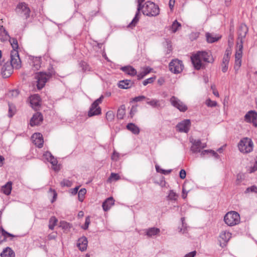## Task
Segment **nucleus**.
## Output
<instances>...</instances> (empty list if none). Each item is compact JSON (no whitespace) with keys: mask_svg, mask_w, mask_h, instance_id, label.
<instances>
[{"mask_svg":"<svg viewBox=\"0 0 257 257\" xmlns=\"http://www.w3.org/2000/svg\"><path fill=\"white\" fill-rule=\"evenodd\" d=\"M210 154L212 156H213L215 158L218 159L219 158V155L215 151L211 150H203L201 152V156L202 157H203L205 155H207Z\"/></svg>","mask_w":257,"mask_h":257,"instance_id":"obj_33","label":"nucleus"},{"mask_svg":"<svg viewBox=\"0 0 257 257\" xmlns=\"http://www.w3.org/2000/svg\"><path fill=\"white\" fill-rule=\"evenodd\" d=\"M170 71L174 74L180 73L184 68V65L181 60L178 59L172 60L169 64Z\"/></svg>","mask_w":257,"mask_h":257,"instance_id":"obj_6","label":"nucleus"},{"mask_svg":"<svg viewBox=\"0 0 257 257\" xmlns=\"http://www.w3.org/2000/svg\"><path fill=\"white\" fill-rule=\"evenodd\" d=\"M137 105L132 106L130 111V115L131 117H133L135 113L137 111Z\"/></svg>","mask_w":257,"mask_h":257,"instance_id":"obj_54","label":"nucleus"},{"mask_svg":"<svg viewBox=\"0 0 257 257\" xmlns=\"http://www.w3.org/2000/svg\"><path fill=\"white\" fill-rule=\"evenodd\" d=\"M126 127L128 130L132 132L135 135H138L140 133V128L135 123H129L126 125Z\"/></svg>","mask_w":257,"mask_h":257,"instance_id":"obj_24","label":"nucleus"},{"mask_svg":"<svg viewBox=\"0 0 257 257\" xmlns=\"http://www.w3.org/2000/svg\"><path fill=\"white\" fill-rule=\"evenodd\" d=\"M19 91L18 89H13L10 90L8 93V96L11 98L17 97L19 95Z\"/></svg>","mask_w":257,"mask_h":257,"instance_id":"obj_42","label":"nucleus"},{"mask_svg":"<svg viewBox=\"0 0 257 257\" xmlns=\"http://www.w3.org/2000/svg\"><path fill=\"white\" fill-rule=\"evenodd\" d=\"M186 173L185 170L181 169L179 173V177L181 179H184L186 178Z\"/></svg>","mask_w":257,"mask_h":257,"instance_id":"obj_56","label":"nucleus"},{"mask_svg":"<svg viewBox=\"0 0 257 257\" xmlns=\"http://www.w3.org/2000/svg\"><path fill=\"white\" fill-rule=\"evenodd\" d=\"M32 66L36 69L38 70L41 67V57H36L33 59Z\"/></svg>","mask_w":257,"mask_h":257,"instance_id":"obj_31","label":"nucleus"},{"mask_svg":"<svg viewBox=\"0 0 257 257\" xmlns=\"http://www.w3.org/2000/svg\"><path fill=\"white\" fill-rule=\"evenodd\" d=\"M170 102L174 107L179 109L180 111L185 112L188 109L187 106L176 96H172L170 99Z\"/></svg>","mask_w":257,"mask_h":257,"instance_id":"obj_8","label":"nucleus"},{"mask_svg":"<svg viewBox=\"0 0 257 257\" xmlns=\"http://www.w3.org/2000/svg\"><path fill=\"white\" fill-rule=\"evenodd\" d=\"M31 104L36 107L40 105V97L38 95H34L32 96L30 101Z\"/></svg>","mask_w":257,"mask_h":257,"instance_id":"obj_32","label":"nucleus"},{"mask_svg":"<svg viewBox=\"0 0 257 257\" xmlns=\"http://www.w3.org/2000/svg\"><path fill=\"white\" fill-rule=\"evenodd\" d=\"M146 103L153 107H158L160 105L159 103V100L156 99H150L149 98V100H146Z\"/></svg>","mask_w":257,"mask_h":257,"instance_id":"obj_35","label":"nucleus"},{"mask_svg":"<svg viewBox=\"0 0 257 257\" xmlns=\"http://www.w3.org/2000/svg\"><path fill=\"white\" fill-rule=\"evenodd\" d=\"M134 84V82L131 80L125 79L119 81L118 86L121 89H128Z\"/></svg>","mask_w":257,"mask_h":257,"instance_id":"obj_20","label":"nucleus"},{"mask_svg":"<svg viewBox=\"0 0 257 257\" xmlns=\"http://www.w3.org/2000/svg\"><path fill=\"white\" fill-rule=\"evenodd\" d=\"M49 162L52 164V165L54 167L53 169L56 171H59V169L57 168V165L58 163V161L56 158H54V157L53 156L49 160Z\"/></svg>","mask_w":257,"mask_h":257,"instance_id":"obj_39","label":"nucleus"},{"mask_svg":"<svg viewBox=\"0 0 257 257\" xmlns=\"http://www.w3.org/2000/svg\"><path fill=\"white\" fill-rule=\"evenodd\" d=\"M87 243L88 241L87 238L85 236H82L78 239L77 245L79 250L83 251L86 249Z\"/></svg>","mask_w":257,"mask_h":257,"instance_id":"obj_18","label":"nucleus"},{"mask_svg":"<svg viewBox=\"0 0 257 257\" xmlns=\"http://www.w3.org/2000/svg\"><path fill=\"white\" fill-rule=\"evenodd\" d=\"M249 192H254L257 194V187L255 185H252L251 187L247 188L244 193H248Z\"/></svg>","mask_w":257,"mask_h":257,"instance_id":"obj_46","label":"nucleus"},{"mask_svg":"<svg viewBox=\"0 0 257 257\" xmlns=\"http://www.w3.org/2000/svg\"><path fill=\"white\" fill-rule=\"evenodd\" d=\"M44 156L46 158V159L48 161H49L50 158L53 156V155L50 152L47 151L45 152V153L44 154Z\"/></svg>","mask_w":257,"mask_h":257,"instance_id":"obj_57","label":"nucleus"},{"mask_svg":"<svg viewBox=\"0 0 257 257\" xmlns=\"http://www.w3.org/2000/svg\"><path fill=\"white\" fill-rule=\"evenodd\" d=\"M257 118V112L254 110L249 111L244 116V120L247 122L253 123Z\"/></svg>","mask_w":257,"mask_h":257,"instance_id":"obj_19","label":"nucleus"},{"mask_svg":"<svg viewBox=\"0 0 257 257\" xmlns=\"http://www.w3.org/2000/svg\"><path fill=\"white\" fill-rule=\"evenodd\" d=\"M60 226L63 229L67 230L70 229L72 227V225L70 223L65 221H61L60 222Z\"/></svg>","mask_w":257,"mask_h":257,"instance_id":"obj_43","label":"nucleus"},{"mask_svg":"<svg viewBox=\"0 0 257 257\" xmlns=\"http://www.w3.org/2000/svg\"><path fill=\"white\" fill-rule=\"evenodd\" d=\"M52 74L50 72L46 73L40 72L35 76L37 80V87L38 89H41L45 85L47 81L52 77Z\"/></svg>","mask_w":257,"mask_h":257,"instance_id":"obj_5","label":"nucleus"},{"mask_svg":"<svg viewBox=\"0 0 257 257\" xmlns=\"http://www.w3.org/2000/svg\"><path fill=\"white\" fill-rule=\"evenodd\" d=\"M86 193V190L85 188L81 189L78 192V200L82 202L84 198V195Z\"/></svg>","mask_w":257,"mask_h":257,"instance_id":"obj_40","label":"nucleus"},{"mask_svg":"<svg viewBox=\"0 0 257 257\" xmlns=\"http://www.w3.org/2000/svg\"><path fill=\"white\" fill-rule=\"evenodd\" d=\"M12 189V182L9 181L2 188V191L6 195H9L11 194Z\"/></svg>","mask_w":257,"mask_h":257,"instance_id":"obj_25","label":"nucleus"},{"mask_svg":"<svg viewBox=\"0 0 257 257\" xmlns=\"http://www.w3.org/2000/svg\"><path fill=\"white\" fill-rule=\"evenodd\" d=\"M78 189H79V187L78 186L75 187L74 188L72 189L71 193L73 195L76 194L77 193V192H78Z\"/></svg>","mask_w":257,"mask_h":257,"instance_id":"obj_63","label":"nucleus"},{"mask_svg":"<svg viewBox=\"0 0 257 257\" xmlns=\"http://www.w3.org/2000/svg\"><path fill=\"white\" fill-rule=\"evenodd\" d=\"M120 70L125 73L132 76H134L137 75V71L136 69L130 65L122 67H121Z\"/></svg>","mask_w":257,"mask_h":257,"instance_id":"obj_21","label":"nucleus"},{"mask_svg":"<svg viewBox=\"0 0 257 257\" xmlns=\"http://www.w3.org/2000/svg\"><path fill=\"white\" fill-rule=\"evenodd\" d=\"M33 138H35L34 140V144L37 146L39 148H41L43 146L44 141L43 136L40 133H36L33 135Z\"/></svg>","mask_w":257,"mask_h":257,"instance_id":"obj_17","label":"nucleus"},{"mask_svg":"<svg viewBox=\"0 0 257 257\" xmlns=\"http://www.w3.org/2000/svg\"><path fill=\"white\" fill-rule=\"evenodd\" d=\"M192 146L190 150L193 153H201V145L202 143L200 140H195L192 139L190 140Z\"/></svg>","mask_w":257,"mask_h":257,"instance_id":"obj_14","label":"nucleus"},{"mask_svg":"<svg viewBox=\"0 0 257 257\" xmlns=\"http://www.w3.org/2000/svg\"><path fill=\"white\" fill-rule=\"evenodd\" d=\"M231 234L226 231H222L219 235V242L220 245L221 247H224L226 245V243L231 238Z\"/></svg>","mask_w":257,"mask_h":257,"instance_id":"obj_13","label":"nucleus"},{"mask_svg":"<svg viewBox=\"0 0 257 257\" xmlns=\"http://www.w3.org/2000/svg\"><path fill=\"white\" fill-rule=\"evenodd\" d=\"M242 49L243 46L242 45H239L238 49L236 50L235 54V63L234 68L235 71H237L241 65Z\"/></svg>","mask_w":257,"mask_h":257,"instance_id":"obj_10","label":"nucleus"},{"mask_svg":"<svg viewBox=\"0 0 257 257\" xmlns=\"http://www.w3.org/2000/svg\"><path fill=\"white\" fill-rule=\"evenodd\" d=\"M228 64H225V63H221V70L223 72L225 73L227 71L228 69Z\"/></svg>","mask_w":257,"mask_h":257,"instance_id":"obj_58","label":"nucleus"},{"mask_svg":"<svg viewBox=\"0 0 257 257\" xmlns=\"http://www.w3.org/2000/svg\"><path fill=\"white\" fill-rule=\"evenodd\" d=\"M43 120V116L41 113L37 112L35 113L30 120V124L31 126H34L38 125L42 122Z\"/></svg>","mask_w":257,"mask_h":257,"instance_id":"obj_15","label":"nucleus"},{"mask_svg":"<svg viewBox=\"0 0 257 257\" xmlns=\"http://www.w3.org/2000/svg\"><path fill=\"white\" fill-rule=\"evenodd\" d=\"M105 117H106V119L109 121H113L114 118V112L111 110L108 111L106 113Z\"/></svg>","mask_w":257,"mask_h":257,"instance_id":"obj_41","label":"nucleus"},{"mask_svg":"<svg viewBox=\"0 0 257 257\" xmlns=\"http://www.w3.org/2000/svg\"><path fill=\"white\" fill-rule=\"evenodd\" d=\"M104 98V97L102 95H101L99 98H98V99H97L96 100H95L93 102V103L94 104V105H96L97 107H99V104L100 103H101V102H102V100Z\"/></svg>","mask_w":257,"mask_h":257,"instance_id":"obj_53","label":"nucleus"},{"mask_svg":"<svg viewBox=\"0 0 257 257\" xmlns=\"http://www.w3.org/2000/svg\"><path fill=\"white\" fill-rule=\"evenodd\" d=\"M196 254V251H193L190 252H189L188 254H186L184 257H194V256Z\"/></svg>","mask_w":257,"mask_h":257,"instance_id":"obj_59","label":"nucleus"},{"mask_svg":"<svg viewBox=\"0 0 257 257\" xmlns=\"http://www.w3.org/2000/svg\"><path fill=\"white\" fill-rule=\"evenodd\" d=\"M181 26V24L179 23L177 20H175L172 24L171 28L173 32H176L178 28Z\"/></svg>","mask_w":257,"mask_h":257,"instance_id":"obj_44","label":"nucleus"},{"mask_svg":"<svg viewBox=\"0 0 257 257\" xmlns=\"http://www.w3.org/2000/svg\"><path fill=\"white\" fill-rule=\"evenodd\" d=\"M178 197V194L174 192L173 190H171L169 191V193L167 197L169 200L176 201L177 200Z\"/></svg>","mask_w":257,"mask_h":257,"instance_id":"obj_36","label":"nucleus"},{"mask_svg":"<svg viewBox=\"0 0 257 257\" xmlns=\"http://www.w3.org/2000/svg\"><path fill=\"white\" fill-rule=\"evenodd\" d=\"M240 219L239 213L233 211L227 212L224 217L225 223L230 226L238 224L240 222Z\"/></svg>","mask_w":257,"mask_h":257,"instance_id":"obj_3","label":"nucleus"},{"mask_svg":"<svg viewBox=\"0 0 257 257\" xmlns=\"http://www.w3.org/2000/svg\"><path fill=\"white\" fill-rule=\"evenodd\" d=\"M152 70V68L149 67L144 68L143 70L137 75L138 79L140 80L143 79L148 74L150 73Z\"/></svg>","mask_w":257,"mask_h":257,"instance_id":"obj_29","label":"nucleus"},{"mask_svg":"<svg viewBox=\"0 0 257 257\" xmlns=\"http://www.w3.org/2000/svg\"><path fill=\"white\" fill-rule=\"evenodd\" d=\"M149 98L146 97L144 95H140L137 97H135L134 98H133L130 102H139V101H142L144 100H149Z\"/></svg>","mask_w":257,"mask_h":257,"instance_id":"obj_38","label":"nucleus"},{"mask_svg":"<svg viewBox=\"0 0 257 257\" xmlns=\"http://www.w3.org/2000/svg\"><path fill=\"white\" fill-rule=\"evenodd\" d=\"M114 203V200L112 197L107 198L102 203V208L104 211H108Z\"/></svg>","mask_w":257,"mask_h":257,"instance_id":"obj_22","label":"nucleus"},{"mask_svg":"<svg viewBox=\"0 0 257 257\" xmlns=\"http://www.w3.org/2000/svg\"><path fill=\"white\" fill-rule=\"evenodd\" d=\"M178 229H179V231L180 232H181L182 233H185L187 231V224L186 223H185L184 224V225H183V224H182V227L180 228V227H178Z\"/></svg>","mask_w":257,"mask_h":257,"instance_id":"obj_55","label":"nucleus"},{"mask_svg":"<svg viewBox=\"0 0 257 257\" xmlns=\"http://www.w3.org/2000/svg\"><path fill=\"white\" fill-rule=\"evenodd\" d=\"M191 125L190 119H185L176 125V128L180 132L188 133Z\"/></svg>","mask_w":257,"mask_h":257,"instance_id":"obj_11","label":"nucleus"},{"mask_svg":"<svg viewBox=\"0 0 257 257\" xmlns=\"http://www.w3.org/2000/svg\"><path fill=\"white\" fill-rule=\"evenodd\" d=\"M229 61V57H227V56H223L222 59V63L228 64Z\"/></svg>","mask_w":257,"mask_h":257,"instance_id":"obj_60","label":"nucleus"},{"mask_svg":"<svg viewBox=\"0 0 257 257\" xmlns=\"http://www.w3.org/2000/svg\"><path fill=\"white\" fill-rule=\"evenodd\" d=\"M125 114V105L122 104L118 108L117 111V117L118 119H122L123 118L124 115Z\"/></svg>","mask_w":257,"mask_h":257,"instance_id":"obj_28","label":"nucleus"},{"mask_svg":"<svg viewBox=\"0 0 257 257\" xmlns=\"http://www.w3.org/2000/svg\"><path fill=\"white\" fill-rule=\"evenodd\" d=\"M120 179V176L118 174L111 173L109 176V180H114L115 181L118 180Z\"/></svg>","mask_w":257,"mask_h":257,"instance_id":"obj_52","label":"nucleus"},{"mask_svg":"<svg viewBox=\"0 0 257 257\" xmlns=\"http://www.w3.org/2000/svg\"><path fill=\"white\" fill-rule=\"evenodd\" d=\"M138 3V5L137 8V11L136 13L135 16L133 20L132 21L131 23L128 25V27L133 28L136 26L140 19L139 16L140 15V11L142 10L143 9H144L145 5H143L142 3Z\"/></svg>","mask_w":257,"mask_h":257,"instance_id":"obj_12","label":"nucleus"},{"mask_svg":"<svg viewBox=\"0 0 257 257\" xmlns=\"http://www.w3.org/2000/svg\"><path fill=\"white\" fill-rule=\"evenodd\" d=\"M189 182H185L183 185L182 189V198L185 199L187 197V194L189 191V190H186L187 185H188Z\"/></svg>","mask_w":257,"mask_h":257,"instance_id":"obj_45","label":"nucleus"},{"mask_svg":"<svg viewBox=\"0 0 257 257\" xmlns=\"http://www.w3.org/2000/svg\"><path fill=\"white\" fill-rule=\"evenodd\" d=\"M172 172V170H164L161 169V173L164 175H167L170 174Z\"/></svg>","mask_w":257,"mask_h":257,"instance_id":"obj_61","label":"nucleus"},{"mask_svg":"<svg viewBox=\"0 0 257 257\" xmlns=\"http://www.w3.org/2000/svg\"><path fill=\"white\" fill-rule=\"evenodd\" d=\"M192 63L196 70H200L205 68L202 61L205 62L212 63L214 62V58L210 52L206 51H198L191 57Z\"/></svg>","mask_w":257,"mask_h":257,"instance_id":"obj_1","label":"nucleus"},{"mask_svg":"<svg viewBox=\"0 0 257 257\" xmlns=\"http://www.w3.org/2000/svg\"><path fill=\"white\" fill-rule=\"evenodd\" d=\"M58 221L57 219L55 216H52L49 220V228L51 230H53L55 226Z\"/></svg>","mask_w":257,"mask_h":257,"instance_id":"obj_37","label":"nucleus"},{"mask_svg":"<svg viewBox=\"0 0 257 257\" xmlns=\"http://www.w3.org/2000/svg\"><path fill=\"white\" fill-rule=\"evenodd\" d=\"M90 223V217L87 216L85 218V223H84V225H83L82 226V228L84 230L87 229Z\"/></svg>","mask_w":257,"mask_h":257,"instance_id":"obj_51","label":"nucleus"},{"mask_svg":"<svg viewBox=\"0 0 257 257\" xmlns=\"http://www.w3.org/2000/svg\"><path fill=\"white\" fill-rule=\"evenodd\" d=\"M257 170V157L255 159V164L252 168L251 172H254Z\"/></svg>","mask_w":257,"mask_h":257,"instance_id":"obj_64","label":"nucleus"},{"mask_svg":"<svg viewBox=\"0 0 257 257\" xmlns=\"http://www.w3.org/2000/svg\"><path fill=\"white\" fill-rule=\"evenodd\" d=\"M175 0H170L169 1V7L171 10H172L174 8L175 4Z\"/></svg>","mask_w":257,"mask_h":257,"instance_id":"obj_62","label":"nucleus"},{"mask_svg":"<svg viewBox=\"0 0 257 257\" xmlns=\"http://www.w3.org/2000/svg\"><path fill=\"white\" fill-rule=\"evenodd\" d=\"M205 104L207 106L211 107H215L217 104L215 101H212L210 98H208L206 100Z\"/></svg>","mask_w":257,"mask_h":257,"instance_id":"obj_47","label":"nucleus"},{"mask_svg":"<svg viewBox=\"0 0 257 257\" xmlns=\"http://www.w3.org/2000/svg\"><path fill=\"white\" fill-rule=\"evenodd\" d=\"M8 38H10V36L8 32L3 26H0V40L5 41L7 40Z\"/></svg>","mask_w":257,"mask_h":257,"instance_id":"obj_30","label":"nucleus"},{"mask_svg":"<svg viewBox=\"0 0 257 257\" xmlns=\"http://www.w3.org/2000/svg\"><path fill=\"white\" fill-rule=\"evenodd\" d=\"M1 257H15V253L10 247H7L1 253Z\"/></svg>","mask_w":257,"mask_h":257,"instance_id":"obj_23","label":"nucleus"},{"mask_svg":"<svg viewBox=\"0 0 257 257\" xmlns=\"http://www.w3.org/2000/svg\"><path fill=\"white\" fill-rule=\"evenodd\" d=\"M15 113V108L12 104L9 103V114L8 116L12 117Z\"/></svg>","mask_w":257,"mask_h":257,"instance_id":"obj_49","label":"nucleus"},{"mask_svg":"<svg viewBox=\"0 0 257 257\" xmlns=\"http://www.w3.org/2000/svg\"><path fill=\"white\" fill-rule=\"evenodd\" d=\"M9 39V41L11 43V45L13 48V50L11 51H18V49L19 48L18 43L17 39L14 38H8Z\"/></svg>","mask_w":257,"mask_h":257,"instance_id":"obj_34","label":"nucleus"},{"mask_svg":"<svg viewBox=\"0 0 257 257\" xmlns=\"http://www.w3.org/2000/svg\"><path fill=\"white\" fill-rule=\"evenodd\" d=\"M60 184L62 186H66L68 187H71L72 185V182L67 179H64L61 182Z\"/></svg>","mask_w":257,"mask_h":257,"instance_id":"obj_50","label":"nucleus"},{"mask_svg":"<svg viewBox=\"0 0 257 257\" xmlns=\"http://www.w3.org/2000/svg\"><path fill=\"white\" fill-rule=\"evenodd\" d=\"M144 15L149 17H155L160 13V9L158 5L154 3L148 1L145 4L144 9L142 11Z\"/></svg>","mask_w":257,"mask_h":257,"instance_id":"obj_2","label":"nucleus"},{"mask_svg":"<svg viewBox=\"0 0 257 257\" xmlns=\"http://www.w3.org/2000/svg\"><path fill=\"white\" fill-rule=\"evenodd\" d=\"M160 232V229L156 227H151L146 230V234L149 237L157 235Z\"/></svg>","mask_w":257,"mask_h":257,"instance_id":"obj_26","label":"nucleus"},{"mask_svg":"<svg viewBox=\"0 0 257 257\" xmlns=\"http://www.w3.org/2000/svg\"><path fill=\"white\" fill-rule=\"evenodd\" d=\"M16 12L20 16H23L26 19H27L30 17L31 11L25 3H20L17 5Z\"/></svg>","mask_w":257,"mask_h":257,"instance_id":"obj_7","label":"nucleus"},{"mask_svg":"<svg viewBox=\"0 0 257 257\" xmlns=\"http://www.w3.org/2000/svg\"><path fill=\"white\" fill-rule=\"evenodd\" d=\"M206 38L208 43H212L218 41L221 38V36L216 37L211 33H207L206 34Z\"/></svg>","mask_w":257,"mask_h":257,"instance_id":"obj_27","label":"nucleus"},{"mask_svg":"<svg viewBox=\"0 0 257 257\" xmlns=\"http://www.w3.org/2000/svg\"><path fill=\"white\" fill-rule=\"evenodd\" d=\"M156 78V76H154L153 77L148 78L143 81V84L144 86H146L148 84L152 83L155 80Z\"/></svg>","mask_w":257,"mask_h":257,"instance_id":"obj_48","label":"nucleus"},{"mask_svg":"<svg viewBox=\"0 0 257 257\" xmlns=\"http://www.w3.org/2000/svg\"><path fill=\"white\" fill-rule=\"evenodd\" d=\"M247 32L248 28L247 26L245 24H241L237 31L238 40L237 45L238 46L239 45L243 46V40L245 38Z\"/></svg>","mask_w":257,"mask_h":257,"instance_id":"obj_9","label":"nucleus"},{"mask_svg":"<svg viewBox=\"0 0 257 257\" xmlns=\"http://www.w3.org/2000/svg\"><path fill=\"white\" fill-rule=\"evenodd\" d=\"M101 113V107H97L96 105H94V104L92 103L88 111L87 115L89 117H91L93 116L100 115Z\"/></svg>","mask_w":257,"mask_h":257,"instance_id":"obj_16","label":"nucleus"},{"mask_svg":"<svg viewBox=\"0 0 257 257\" xmlns=\"http://www.w3.org/2000/svg\"><path fill=\"white\" fill-rule=\"evenodd\" d=\"M253 142L248 138H242L239 142L238 147L239 150L243 153H248L253 150Z\"/></svg>","mask_w":257,"mask_h":257,"instance_id":"obj_4","label":"nucleus"}]
</instances>
